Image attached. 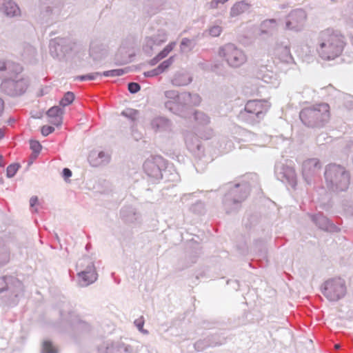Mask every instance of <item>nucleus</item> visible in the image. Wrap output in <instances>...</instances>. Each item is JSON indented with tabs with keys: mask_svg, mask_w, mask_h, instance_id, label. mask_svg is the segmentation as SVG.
<instances>
[{
	"mask_svg": "<svg viewBox=\"0 0 353 353\" xmlns=\"http://www.w3.org/2000/svg\"><path fill=\"white\" fill-rule=\"evenodd\" d=\"M194 119L198 126L205 127L210 123V118L207 114L201 111H195Z\"/></svg>",
	"mask_w": 353,
	"mask_h": 353,
	"instance_id": "bb28decb",
	"label": "nucleus"
},
{
	"mask_svg": "<svg viewBox=\"0 0 353 353\" xmlns=\"http://www.w3.org/2000/svg\"><path fill=\"white\" fill-rule=\"evenodd\" d=\"M321 166L320 161L316 158L307 159L303 163L302 174L308 184H310L312 179L318 174Z\"/></svg>",
	"mask_w": 353,
	"mask_h": 353,
	"instance_id": "4468645a",
	"label": "nucleus"
},
{
	"mask_svg": "<svg viewBox=\"0 0 353 353\" xmlns=\"http://www.w3.org/2000/svg\"><path fill=\"white\" fill-rule=\"evenodd\" d=\"M299 117L306 126H323L330 117V106L327 103H321L305 108L300 112Z\"/></svg>",
	"mask_w": 353,
	"mask_h": 353,
	"instance_id": "7ed1b4c3",
	"label": "nucleus"
},
{
	"mask_svg": "<svg viewBox=\"0 0 353 353\" xmlns=\"http://www.w3.org/2000/svg\"><path fill=\"white\" fill-rule=\"evenodd\" d=\"M168 40L166 30H158L157 33L145 39L143 49L148 54H151L157 47L160 46Z\"/></svg>",
	"mask_w": 353,
	"mask_h": 353,
	"instance_id": "f8f14e48",
	"label": "nucleus"
},
{
	"mask_svg": "<svg viewBox=\"0 0 353 353\" xmlns=\"http://www.w3.org/2000/svg\"><path fill=\"white\" fill-rule=\"evenodd\" d=\"M325 180L327 188L333 192L346 191L350 184V174L343 166L330 164L325 170Z\"/></svg>",
	"mask_w": 353,
	"mask_h": 353,
	"instance_id": "f03ea898",
	"label": "nucleus"
},
{
	"mask_svg": "<svg viewBox=\"0 0 353 353\" xmlns=\"http://www.w3.org/2000/svg\"><path fill=\"white\" fill-rule=\"evenodd\" d=\"M107 52L106 46L101 41L95 39L91 41L90 46V55L94 59H99Z\"/></svg>",
	"mask_w": 353,
	"mask_h": 353,
	"instance_id": "aec40b11",
	"label": "nucleus"
},
{
	"mask_svg": "<svg viewBox=\"0 0 353 353\" xmlns=\"http://www.w3.org/2000/svg\"><path fill=\"white\" fill-rule=\"evenodd\" d=\"M30 209L32 212H38L41 203L37 196H32L30 199Z\"/></svg>",
	"mask_w": 353,
	"mask_h": 353,
	"instance_id": "c9c22d12",
	"label": "nucleus"
},
{
	"mask_svg": "<svg viewBox=\"0 0 353 353\" xmlns=\"http://www.w3.org/2000/svg\"><path fill=\"white\" fill-rule=\"evenodd\" d=\"M276 21L275 19L265 20L262 23V28H271L272 29L276 28Z\"/></svg>",
	"mask_w": 353,
	"mask_h": 353,
	"instance_id": "c03bdc74",
	"label": "nucleus"
},
{
	"mask_svg": "<svg viewBox=\"0 0 353 353\" xmlns=\"http://www.w3.org/2000/svg\"><path fill=\"white\" fill-rule=\"evenodd\" d=\"M20 168L19 163H13L10 165L7 168V176L8 177H12Z\"/></svg>",
	"mask_w": 353,
	"mask_h": 353,
	"instance_id": "79ce46f5",
	"label": "nucleus"
},
{
	"mask_svg": "<svg viewBox=\"0 0 353 353\" xmlns=\"http://www.w3.org/2000/svg\"><path fill=\"white\" fill-rule=\"evenodd\" d=\"M102 73L100 72H92L85 75L79 76L77 77L80 81H92L95 80L99 77H101Z\"/></svg>",
	"mask_w": 353,
	"mask_h": 353,
	"instance_id": "a19ab883",
	"label": "nucleus"
},
{
	"mask_svg": "<svg viewBox=\"0 0 353 353\" xmlns=\"http://www.w3.org/2000/svg\"><path fill=\"white\" fill-rule=\"evenodd\" d=\"M307 18V12L303 8L293 9L285 17V28L288 30L299 32L303 29Z\"/></svg>",
	"mask_w": 353,
	"mask_h": 353,
	"instance_id": "9d476101",
	"label": "nucleus"
},
{
	"mask_svg": "<svg viewBox=\"0 0 353 353\" xmlns=\"http://www.w3.org/2000/svg\"><path fill=\"white\" fill-rule=\"evenodd\" d=\"M4 12L8 16H14L19 12V8L12 1H7L3 4Z\"/></svg>",
	"mask_w": 353,
	"mask_h": 353,
	"instance_id": "c756f323",
	"label": "nucleus"
},
{
	"mask_svg": "<svg viewBox=\"0 0 353 353\" xmlns=\"http://www.w3.org/2000/svg\"><path fill=\"white\" fill-rule=\"evenodd\" d=\"M174 57L172 56L169 57L168 59L163 61L158 67V70L159 72L161 74L164 72L167 69H168L174 63Z\"/></svg>",
	"mask_w": 353,
	"mask_h": 353,
	"instance_id": "72a5a7b5",
	"label": "nucleus"
},
{
	"mask_svg": "<svg viewBox=\"0 0 353 353\" xmlns=\"http://www.w3.org/2000/svg\"><path fill=\"white\" fill-rule=\"evenodd\" d=\"M121 114L132 121H134L137 119L139 112L134 109L127 108L122 111Z\"/></svg>",
	"mask_w": 353,
	"mask_h": 353,
	"instance_id": "f704fd0d",
	"label": "nucleus"
},
{
	"mask_svg": "<svg viewBox=\"0 0 353 353\" xmlns=\"http://www.w3.org/2000/svg\"><path fill=\"white\" fill-rule=\"evenodd\" d=\"M27 51L30 52V54L34 55L36 54V50L34 48H32L31 47H28V48H26V52Z\"/></svg>",
	"mask_w": 353,
	"mask_h": 353,
	"instance_id": "4d7b16f0",
	"label": "nucleus"
},
{
	"mask_svg": "<svg viewBox=\"0 0 353 353\" xmlns=\"http://www.w3.org/2000/svg\"><path fill=\"white\" fill-rule=\"evenodd\" d=\"M228 0H212L209 3V8L210 9H216L218 8L219 4H223L226 3Z\"/></svg>",
	"mask_w": 353,
	"mask_h": 353,
	"instance_id": "49530a36",
	"label": "nucleus"
},
{
	"mask_svg": "<svg viewBox=\"0 0 353 353\" xmlns=\"http://www.w3.org/2000/svg\"><path fill=\"white\" fill-rule=\"evenodd\" d=\"M54 16L55 12H54V10L50 6L45 7L41 12V17L46 22L53 19Z\"/></svg>",
	"mask_w": 353,
	"mask_h": 353,
	"instance_id": "2f4dec72",
	"label": "nucleus"
},
{
	"mask_svg": "<svg viewBox=\"0 0 353 353\" xmlns=\"http://www.w3.org/2000/svg\"><path fill=\"white\" fill-rule=\"evenodd\" d=\"M54 130V127L48 126V125H44L41 128V134L46 137L50 133H52Z\"/></svg>",
	"mask_w": 353,
	"mask_h": 353,
	"instance_id": "8fccbe9b",
	"label": "nucleus"
},
{
	"mask_svg": "<svg viewBox=\"0 0 353 353\" xmlns=\"http://www.w3.org/2000/svg\"><path fill=\"white\" fill-rule=\"evenodd\" d=\"M160 60H161V59L159 58V56L157 55L155 57H154L151 61H150V64L152 65H155L156 63H157V62H159Z\"/></svg>",
	"mask_w": 353,
	"mask_h": 353,
	"instance_id": "864d4df0",
	"label": "nucleus"
},
{
	"mask_svg": "<svg viewBox=\"0 0 353 353\" xmlns=\"http://www.w3.org/2000/svg\"><path fill=\"white\" fill-rule=\"evenodd\" d=\"M88 161L94 167L105 165L110 161V154L103 151H92L88 156Z\"/></svg>",
	"mask_w": 353,
	"mask_h": 353,
	"instance_id": "6ab92c4d",
	"label": "nucleus"
},
{
	"mask_svg": "<svg viewBox=\"0 0 353 353\" xmlns=\"http://www.w3.org/2000/svg\"><path fill=\"white\" fill-rule=\"evenodd\" d=\"M6 70V65L3 61L0 60V72Z\"/></svg>",
	"mask_w": 353,
	"mask_h": 353,
	"instance_id": "6e6d98bb",
	"label": "nucleus"
},
{
	"mask_svg": "<svg viewBox=\"0 0 353 353\" xmlns=\"http://www.w3.org/2000/svg\"><path fill=\"white\" fill-rule=\"evenodd\" d=\"M126 72L124 69H114L108 71H105L102 73V76L105 77H119L122 76Z\"/></svg>",
	"mask_w": 353,
	"mask_h": 353,
	"instance_id": "58836bf2",
	"label": "nucleus"
},
{
	"mask_svg": "<svg viewBox=\"0 0 353 353\" xmlns=\"http://www.w3.org/2000/svg\"><path fill=\"white\" fill-rule=\"evenodd\" d=\"M57 348L50 341L46 340L43 343L42 353H57Z\"/></svg>",
	"mask_w": 353,
	"mask_h": 353,
	"instance_id": "e433bc0d",
	"label": "nucleus"
},
{
	"mask_svg": "<svg viewBox=\"0 0 353 353\" xmlns=\"http://www.w3.org/2000/svg\"><path fill=\"white\" fill-rule=\"evenodd\" d=\"M176 45V41L169 43L157 55L159 58L163 59L166 57L169 53L174 48Z\"/></svg>",
	"mask_w": 353,
	"mask_h": 353,
	"instance_id": "473e14b6",
	"label": "nucleus"
},
{
	"mask_svg": "<svg viewBox=\"0 0 353 353\" xmlns=\"http://www.w3.org/2000/svg\"><path fill=\"white\" fill-rule=\"evenodd\" d=\"M62 176L67 181L70 176H72V171L69 168H64L62 171Z\"/></svg>",
	"mask_w": 353,
	"mask_h": 353,
	"instance_id": "603ef678",
	"label": "nucleus"
},
{
	"mask_svg": "<svg viewBox=\"0 0 353 353\" xmlns=\"http://www.w3.org/2000/svg\"><path fill=\"white\" fill-rule=\"evenodd\" d=\"M347 292L345 281L341 278H334L325 282L323 295L331 301H337L345 296Z\"/></svg>",
	"mask_w": 353,
	"mask_h": 353,
	"instance_id": "1a4fd4ad",
	"label": "nucleus"
},
{
	"mask_svg": "<svg viewBox=\"0 0 353 353\" xmlns=\"http://www.w3.org/2000/svg\"><path fill=\"white\" fill-rule=\"evenodd\" d=\"M164 94L167 99L165 101V106L174 114L185 117L186 110L192 107L190 105V92H183L179 94L176 90H167Z\"/></svg>",
	"mask_w": 353,
	"mask_h": 353,
	"instance_id": "39448f33",
	"label": "nucleus"
},
{
	"mask_svg": "<svg viewBox=\"0 0 353 353\" xmlns=\"http://www.w3.org/2000/svg\"><path fill=\"white\" fill-rule=\"evenodd\" d=\"M61 316L63 319H65L71 323L73 322V320L72 319H68V316L65 314H63L62 311L61 312Z\"/></svg>",
	"mask_w": 353,
	"mask_h": 353,
	"instance_id": "13d9d810",
	"label": "nucleus"
},
{
	"mask_svg": "<svg viewBox=\"0 0 353 353\" xmlns=\"http://www.w3.org/2000/svg\"><path fill=\"white\" fill-rule=\"evenodd\" d=\"M141 89V86L137 83H130L128 84V90L130 93L134 94L139 92Z\"/></svg>",
	"mask_w": 353,
	"mask_h": 353,
	"instance_id": "a18cd8bd",
	"label": "nucleus"
},
{
	"mask_svg": "<svg viewBox=\"0 0 353 353\" xmlns=\"http://www.w3.org/2000/svg\"><path fill=\"white\" fill-rule=\"evenodd\" d=\"M41 145L38 141L30 140V148L32 151V154H31L30 161L28 162V165L30 166L32 163L33 161L36 159L41 150Z\"/></svg>",
	"mask_w": 353,
	"mask_h": 353,
	"instance_id": "c85d7f7f",
	"label": "nucleus"
},
{
	"mask_svg": "<svg viewBox=\"0 0 353 353\" xmlns=\"http://www.w3.org/2000/svg\"><path fill=\"white\" fill-rule=\"evenodd\" d=\"M78 285L87 287L94 283L98 278V274L93 260L89 256L80 259L76 265Z\"/></svg>",
	"mask_w": 353,
	"mask_h": 353,
	"instance_id": "6e6552de",
	"label": "nucleus"
},
{
	"mask_svg": "<svg viewBox=\"0 0 353 353\" xmlns=\"http://www.w3.org/2000/svg\"><path fill=\"white\" fill-rule=\"evenodd\" d=\"M208 31L210 36L216 37L221 34L223 28L219 25H213L208 28Z\"/></svg>",
	"mask_w": 353,
	"mask_h": 353,
	"instance_id": "ea45409f",
	"label": "nucleus"
},
{
	"mask_svg": "<svg viewBox=\"0 0 353 353\" xmlns=\"http://www.w3.org/2000/svg\"><path fill=\"white\" fill-rule=\"evenodd\" d=\"M191 102L190 105L192 106H197L199 105L201 102V98L198 94H191Z\"/></svg>",
	"mask_w": 353,
	"mask_h": 353,
	"instance_id": "37998d69",
	"label": "nucleus"
},
{
	"mask_svg": "<svg viewBox=\"0 0 353 353\" xmlns=\"http://www.w3.org/2000/svg\"><path fill=\"white\" fill-rule=\"evenodd\" d=\"M275 175L282 181L294 187L296 184V173L294 168L283 163H277L275 165Z\"/></svg>",
	"mask_w": 353,
	"mask_h": 353,
	"instance_id": "ddd939ff",
	"label": "nucleus"
},
{
	"mask_svg": "<svg viewBox=\"0 0 353 353\" xmlns=\"http://www.w3.org/2000/svg\"><path fill=\"white\" fill-rule=\"evenodd\" d=\"M261 80L272 86L276 87L279 85L277 75L272 71H266L261 77Z\"/></svg>",
	"mask_w": 353,
	"mask_h": 353,
	"instance_id": "cd10ccee",
	"label": "nucleus"
},
{
	"mask_svg": "<svg viewBox=\"0 0 353 353\" xmlns=\"http://www.w3.org/2000/svg\"><path fill=\"white\" fill-rule=\"evenodd\" d=\"M105 353H132V348L123 343L106 347Z\"/></svg>",
	"mask_w": 353,
	"mask_h": 353,
	"instance_id": "393cba45",
	"label": "nucleus"
},
{
	"mask_svg": "<svg viewBox=\"0 0 353 353\" xmlns=\"http://www.w3.org/2000/svg\"><path fill=\"white\" fill-rule=\"evenodd\" d=\"M251 8V4L246 0H241L236 2L230 8V17H236L248 11Z\"/></svg>",
	"mask_w": 353,
	"mask_h": 353,
	"instance_id": "412c9836",
	"label": "nucleus"
},
{
	"mask_svg": "<svg viewBox=\"0 0 353 353\" xmlns=\"http://www.w3.org/2000/svg\"><path fill=\"white\" fill-rule=\"evenodd\" d=\"M50 118V122L57 126L61 125L63 121V110L59 106H53L47 112Z\"/></svg>",
	"mask_w": 353,
	"mask_h": 353,
	"instance_id": "4be33fe9",
	"label": "nucleus"
},
{
	"mask_svg": "<svg viewBox=\"0 0 353 353\" xmlns=\"http://www.w3.org/2000/svg\"><path fill=\"white\" fill-rule=\"evenodd\" d=\"M195 46V43L188 38H183L180 44L181 52H188L191 51Z\"/></svg>",
	"mask_w": 353,
	"mask_h": 353,
	"instance_id": "7c9ffc66",
	"label": "nucleus"
},
{
	"mask_svg": "<svg viewBox=\"0 0 353 353\" xmlns=\"http://www.w3.org/2000/svg\"><path fill=\"white\" fill-rule=\"evenodd\" d=\"M4 165H5L4 159L2 156H0V166L3 167V166H4Z\"/></svg>",
	"mask_w": 353,
	"mask_h": 353,
	"instance_id": "bf43d9fd",
	"label": "nucleus"
},
{
	"mask_svg": "<svg viewBox=\"0 0 353 353\" xmlns=\"http://www.w3.org/2000/svg\"><path fill=\"white\" fill-rule=\"evenodd\" d=\"M68 40L64 38H55L49 43L50 53L53 57H59L68 50Z\"/></svg>",
	"mask_w": 353,
	"mask_h": 353,
	"instance_id": "a211bd4d",
	"label": "nucleus"
},
{
	"mask_svg": "<svg viewBox=\"0 0 353 353\" xmlns=\"http://www.w3.org/2000/svg\"><path fill=\"white\" fill-rule=\"evenodd\" d=\"M161 73L159 72L158 68H156L150 71L145 72L143 73V76H144V77H154L159 75Z\"/></svg>",
	"mask_w": 353,
	"mask_h": 353,
	"instance_id": "09e8293b",
	"label": "nucleus"
},
{
	"mask_svg": "<svg viewBox=\"0 0 353 353\" xmlns=\"http://www.w3.org/2000/svg\"><path fill=\"white\" fill-rule=\"evenodd\" d=\"M312 221L321 229L327 230L330 226V221L327 218L322 214H317L310 216Z\"/></svg>",
	"mask_w": 353,
	"mask_h": 353,
	"instance_id": "a878e982",
	"label": "nucleus"
},
{
	"mask_svg": "<svg viewBox=\"0 0 353 353\" xmlns=\"http://www.w3.org/2000/svg\"><path fill=\"white\" fill-rule=\"evenodd\" d=\"M192 77L186 72H178L174 74L171 83L174 86H184L192 82Z\"/></svg>",
	"mask_w": 353,
	"mask_h": 353,
	"instance_id": "5701e85b",
	"label": "nucleus"
},
{
	"mask_svg": "<svg viewBox=\"0 0 353 353\" xmlns=\"http://www.w3.org/2000/svg\"><path fill=\"white\" fill-rule=\"evenodd\" d=\"M218 54L230 68L233 69L241 68L248 61L245 52L232 43H227L220 46Z\"/></svg>",
	"mask_w": 353,
	"mask_h": 353,
	"instance_id": "20e7f679",
	"label": "nucleus"
},
{
	"mask_svg": "<svg viewBox=\"0 0 353 353\" xmlns=\"http://www.w3.org/2000/svg\"><path fill=\"white\" fill-rule=\"evenodd\" d=\"M165 161L160 156L152 157L148 159L143 164L145 172L150 177L159 179L163 177V168Z\"/></svg>",
	"mask_w": 353,
	"mask_h": 353,
	"instance_id": "9b49d317",
	"label": "nucleus"
},
{
	"mask_svg": "<svg viewBox=\"0 0 353 353\" xmlns=\"http://www.w3.org/2000/svg\"><path fill=\"white\" fill-rule=\"evenodd\" d=\"M172 127L171 121L163 117L152 118L149 124L150 129L156 133L170 132L172 130Z\"/></svg>",
	"mask_w": 353,
	"mask_h": 353,
	"instance_id": "f3484780",
	"label": "nucleus"
},
{
	"mask_svg": "<svg viewBox=\"0 0 353 353\" xmlns=\"http://www.w3.org/2000/svg\"><path fill=\"white\" fill-rule=\"evenodd\" d=\"M4 137V131L0 130V139H1Z\"/></svg>",
	"mask_w": 353,
	"mask_h": 353,
	"instance_id": "052dcab7",
	"label": "nucleus"
},
{
	"mask_svg": "<svg viewBox=\"0 0 353 353\" xmlns=\"http://www.w3.org/2000/svg\"><path fill=\"white\" fill-rule=\"evenodd\" d=\"M344 47L343 37L331 30L322 31L319 35L316 52L323 60L330 61L339 57Z\"/></svg>",
	"mask_w": 353,
	"mask_h": 353,
	"instance_id": "f257e3e1",
	"label": "nucleus"
},
{
	"mask_svg": "<svg viewBox=\"0 0 353 353\" xmlns=\"http://www.w3.org/2000/svg\"><path fill=\"white\" fill-rule=\"evenodd\" d=\"M250 191V186L247 182L236 183L225 195L223 205L227 213L237 210L240 204L247 198Z\"/></svg>",
	"mask_w": 353,
	"mask_h": 353,
	"instance_id": "0eeeda50",
	"label": "nucleus"
},
{
	"mask_svg": "<svg viewBox=\"0 0 353 353\" xmlns=\"http://www.w3.org/2000/svg\"><path fill=\"white\" fill-rule=\"evenodd\" d=\"M74 99V95L71 92H68L65 94L64 97L62 98V99L60 101V105L65 107L66 105H68Z\"/></svg>",
	"mask_w": 353,
	"mask_h": 353,
	"instance_id": "4c0bfd02",
	"label": "nucleus"
},
{
	"mask_svg": "<svg viewBox=\"0 0 353 353\" xmlns=\"http://www.w3.org/2000/svg\"><path fill=\"white\" fill-rule=\"evenodd\" d=\"M211 161V159L208 158L205 161V162H208V161Z\"/></svg>",
	"mask_w": 353,
	"mask_h": 353,
	"instance_id": "e2e57ef3",
	"label": "nucleus"
},
{
	"mask_svg": "<svg viewBox=\"0 0 353 353\" xmlns=\"http://www.w3.org/2000/svg\"><path fill=\"white\" fill-rule=\"evenodd\" d=\"M134 324L140 332L145 333V334L148 333V332L146 330H144L143 329L144 321L142 317L140 319H136L134 321Z\"/></svg>",
	"mask_w": 353,
	"mask_h": 353,
	"instance_id": "de8ad7c7",
	"label": "nucleus"
},
{
	"mask_svg": "<svg viewBox=\"0 0 353 353\" xmlns=\"http://www.w3.org/2000/svg\"><path fill=\"white\" fill-rule=\"evenodd\" d=\"M184 139L187 148L195 157L202 159L205 157L204 149L194 133L189 131L185 132Z\"/></svg>",
	"mask_w": 353,
	"mask_h": 353,
	"instance_id": "2eb2a0df",
	"label": "nucleus"
},
{
	"mask_svg": "<svg viewBox=\"0 0 353 353\" xmlns=\"http://www.w3.org/2000/svg\"><path fill=\"white\" fill-rule=\"evenodd\" d=\"M213 135V130L211 128H207L203 133H201L200 136L202 139H208Z\"/></svg>",
	"mask_w": 353,
	"mask_h": 353,
	"instance_id": "3c124183",
	"label": "nucleus"
},
{
	"mask_svg": "<svg viewBox=\"0 0 353 353\" xmlns=\"http://www.w3.org/2000/svg\"><path fill=\"white\" fill-rule=\"evenodd\" d=\"M4 110V101L3 99L0 97V117L3 114Z\"/></svg>",
	"mask_w": 353,
	"mask_h": 353,
	"instance_id": "5fc2aeb1",
	"label": "nucleus"
},
{
	"mask_svg": "<svg viewBox=\"0 0 353 353\" xmlns=\"http://www.w3.org/2000/svg\"><path fill=\"white\" fill-rule=\"evenodd\" d=\"M335 348L336 349H339L340 348V345H338V344L335 345Z\"/></svg>",
	"mask_w": 353,
	"mask_h": 353,
	"instance_id": "680f3d73",
	"label": "nucleus"
},
{
	"mask_svg": "<svg viewBox=\"0 0 353 353\" xmlns=\"http://www.w3.org/2000/svg\"><path fill=\"white\" fill-rule=\"evenodd\" d=\"M121 216L125 221L129 223L136 221L139 216L136 209L132 207L123 208L121 211Z\"/></svg>",
	"mask_w": 353,
	"mask_h": 353,
	"instance_id": "b1692460",
	"label": "nucleus"
},
{
	"mask_svg": "<svg viewBox=\"0 0 353 353\" xmlns=\"http://www.w3.org/2000/svg\"><path fill=\"white\" fill-rule=\"evenodd\" d=\"M270 107V103L266 100H250L246 103L239 117L245 123L254 124L262 119Z\"/></svg>",
	"mask_w": 353,
	"mask_h": 353,
	"instance_id": "423d86ee",
	"label": "nucleus"
},
{
	"mask_svg": "<svg viewBox=\"0 0 353 353\" xmlns=\"http://www.w3.org/2000/svg\"><path fill=\"white\" fill-rule=\"evenodd\" d=\"M272 54L281 62L285 63L294 62L290 47L287 43H276L272 49Z\"/></svg>",
	"mask_w": 353,
	"mask_h": 353,
	"instance_id": "dca6fc26",
	"label": "nucleus"
},
{
	"mask_svg": "<svg viewBox=\"0 0 353 353\" xmlns=\"http://www.w3.org/2000/svg\"><path fill=\"white\" fill-rule=\"evenodd\" d=\"M352 43L353 44V36H352Z\"/></svg>",
	"mask_w": 353,
	"mask_h": 353,
	"instance_id": "0e129e2a",
	"label": "nucleus"
}]
</instances>
